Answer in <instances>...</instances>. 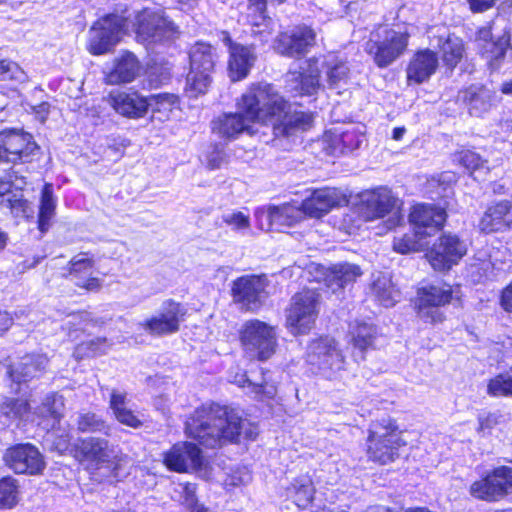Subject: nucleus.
<instances>
[{"label": "nucleus", "mask_w": 512, "mask_h": 512, "mask_svg": "<svg viewBox=\"0 0 512 512\" xmlns=\"http://www.w3.org/2000/svg\"><path fill=\"white\" fill-rule=\"evenodd\" d=\"M237 111L222 113L211 122V132L224 141H234L246 133L259 135L256 126L269 127L266 143L289 139L310 130L314 113L293 109L292 103L271 83L252 82L236 101Z\"/></svg>", "instance_id": "nucleus-1"}, {"label": "nucleus", "mask_w": 512, "mask_h": 512, "mask_svg": "<svg viewBox=\"0 0 512 512\" xmlns=\"http://www.w3.org/2000/svg\"><path fill=\"white\" fill-rule=\"evenodd\" d=\"M185 432L209 448L237 441L239 437L252 440L258 434L257 427L242 418L239 411L215 403L197 408L186 420Z\"/></svg>", "instance_id": "nucleus-2"}, {"label": "nucleus", "mask_w": 512, "mask_h": 512, "mask_svg": "<svg viewBox=\"0 0 512 512\" xmlns=\"http://www.w3.org/2000/svg\"><path fill=\"white\" fill-rule=\"evenodd\" d=\"M460 288V284L445 280L427 283L417 287L411 307L423 323L441 325L448 319V307L461 304Z\"/></svg>", "instance_id": "nucleus-3"}, {"label": "nucleus", "mask_w": 512, "mask_h": 512, "mask_svg": "<svg viewBox=\"0 0 512 512\" xmlns=\"http://www.w3.org/2000/svg\"><path fill=\"white\" fill-rule=\"evenodd\" d=\"M320 294L303 288L291 297L285 308V327L294 336L308 334L319 316Z\"/></svg>", "instance_id": "nucleus-4"}, {"label": "nucleus", "mask_w": 512, "mask_h": 512, "mask_svg": "<svg viewBox=\"0 0 512 512\" xmlns=\"http://www.w3.org/2000/svg\"><path fill=\"white\" fill-rule=\"evenodd\" d=\"M410 37L407 29L385 28L382 34H372L366 42L365 51L378 68H387L407 51Z\"/></svg>", "instance_id": "nucleus-5"}, {"label": "nucleus", "mask_w": 512, "mask_h": 512, "mask_svg": "<svg viewBox=\"0 0 512 512\" xmlns=\"http://www.w3.org/2000/svg\"><path fill=\"white\" fill-rule=\"evenodd\" d=\"M405 445L401 431L391 418L373 423L368 436V456L373 461L387 464L398 457V450Z\"/></svg>", "instance_id": "nucleus-6"}, {"label": "nucleus", "mask_w": 512, "mask_h": 512, "mask_svg": "<svg viewBox=\"0 0 512 512\" xmlns=\"http://www.w3.org/2000/svg\"><path fill=\"white\" fill-rule=\"evenodd\" d=\"M127 27V18L117 13H108L96 19L90 27L87 51L93 56L113 51Z\"/></svg>", "instance_id": "nucleus-7"}, {"label": "nucleus", "mask_w": 512, "mask_h": 512, "mask_svg": "<svg viewBox=\"0 0 512 512\" xmlns=\"http://www.w3.org/2000/svg\"><path fill=\"white\" fill-rule=\"evenodd\" d=\"M133 32L137 42L153 45L174 37L178 28L162 13L143 8L135 14Z\"/></svg>", "instance_id": "nucleus-8"}, {"label": "nucleus", "mask_w": 512, "mask_h": 512, "mask_svg": "<svg viewBox=\"0 0 512 512\" xmlns=\"http://www.w3.org/2000/svg\"><path fill=\"white\" fill-rule=\"evenodd\" d=\"M492 21L480 26L475 31V40L477 42V52L481 59L485 60L486 66L490 72L501 68L508 49L511 47V34L504 31L498 37L493 36Z\"/></svg>", "instance_id": "nucleus-9"}, {"label": "nucleus", "mask_w": 512, "mask_h": 512, "mask_svg": "<svg viewBox=\"0 0 512 512\" xmlns=\"http://www.w3.org/2000/svg\"><path fill=\"white\" fill-rule=\"evenodd\" d=\"M448 219L447 207L418 202L409 208L408 222L419 239L431 237L443 230Z\"/></svg>", "instance_id": "nucleus-10"}, {"label": "nucleus", "mask_w": 512, "mask_h": 512, "mask_svg": "<svg viewBox=\"0 0 512 512\" xmlns=\"http://www.w3.org/2000/svg\"><path fill=\"white\" fill-rule=\"evenodd\" d=\"M466 253L467 247L459 236L443 233L427 249L425 257L435 271L447 272L458 264Z\"/></svg>", "instance_id": "nucleus-11"}, {"label": "nucleus", "mask_w": 512, "mask_h": 512, "mask_svg": "<svg viewBox=\"0 0 512 512\" xmlns=\"http://www.w3.org/2000/svg\"><path fill=\"white\" fill-rule=\"evenodd\" d=\"M39 149L33 135L16 129L0 131V162L28 163Z\"/></svg>", "instance_id": "nucleus-12"}, {"label": "nucleus", "mask_w": 512, "mask_h": 512, "mask_svg": "<svg viewBox=\"0 0 512 512\" xmlns=\"http://www.w3.org/2000/svg\"><path fill=\"white\" fill-rule=\"evenodd\" d=\"M288 0H247L246 8L240 17L243 23L250 28L251 35L259 39L261 44L268 42L274 32L273 20L268 8H276L287 3Z\"/></svg>", "instance_id": "nucleus-13"}, {"label": "nucleus", "mask_w": 512, "mask_h": 512, "mask_svg": "<svg viewBox=\"0 0 512 512\" xmlns=\"http://www.w3.org/2000/svg\"><path fill=\"white\" fill-rule=\"evenodd\" d=\"M317 43L314 28L307 24L296 25L292 30L280 31L274 41L275 51L284 57L303 58Z\"/></svg>", "instance_id": "nucleus-14"}, {"label": "nucleus", "mask_w": 512, "mask_h": 512, "mask_svg": "<svg viewBox=\"0 0 512 512\" xmlns=\"http://www.w3.org/2000/svg\"><path fill=\"white\" fill-rule=\"evenodd\" d=\"M395 203L396 200L390 191L377 187L361 192L353 206V211L360 221L371 222L389 215Z\"/></svg>", "instance_id": "nucleus-15"}, {"label": "nucleus", "mask_w": 512, "mask_h": 512, "mask_svg": "<svg viewBox=\"0 0 512 512\" xmlns=\"http://www.w3.org/2000/svg\"><path fill=\"white\" fill-rule=\"evenodd\" d=\"M268 286L265 274H247L234 279L230 295L235 304L244 311H255L262 303V297Z\"/></svg>", "instance_id": "nucleus-16"}, {"label": "nucleus", "mask_w": 512, "mask_h": 512, "mask_svg": "<svg viewBox=\"0 0 512 512\" xmlns=\"http://www.w3.org/2000/svg\"><path fill=\"white\" fill-rule=\"evenodd\" d=\"M220 34L221 41L227 47L229 53L227 73L231 82L246 79L257 59L253 46L235 42L226 30L221 31Z\"/></svg>", "instance_id": "nucleus-17"}, {"label": "nucleus", "mask_w": 512, "mask_h": 512, "mask_svg": "<svg viewBox=\"0 0 512 512\" xmlns=\"http://www.w3.org/2000/svg\"><path fill=\"white\" fill-rule=\"evenodd\" d=\"M105 102L116 114L130 120L142 119L149 112L148 98L132 87L111 90Z\"/></svg>", "instance_id": "nucleus-18"}, {"label": "nucleus", "mask_w": 512, "mask_h": 512, "mask_svg": "<svg viewBox=\"0 0 512 512\" xmlns=\"http://www.w3.org/2000/svg\"><path fill=\"white\" fill-rule=\"evenodd\" d=\"M5 464L17 474L38 475L45 469L44 457L39 449L30 444H16L6 449Z\"/></svg>", "instance_id": "nucleus-19"}, {"label": "nucleus", "mask_w": 512, "mask_h": 512, "mask_svg": "<svg viewBox=\"0 0 512 512\" xmlns=\"http://www.w3.org/2000/svg\"><path fill=\"white\" fill-rule=\"evenodd\" d=\"M186 310L181 303L168 299L163 302L158 314L141 323L143 329L153 336H165L177 333L184 320Z\"/></svg>", "instance_id": "nucleus-20"}, {"label": "nucleus", "mask_w": 512, "mask_h": 512, "mask_svg": "<svg viewBox=\"0 0 512 512\" xmlns=\"http://www.w3.org/2000/svg\"><path fill=\"white\" fill-rule=\"evenodd\" d=\"M239 340L248 352H274L277 346L274 328L258 319L248 320L242 325Z\"/></svg>", "instance_id": "nucleus-21"}, {"label": "nucleus", "mask_w": 512, "mask_h": 512, "mask_svg": "<svg viewBox=\"0 0 512 512\" xmlns=\"http://www.w3.org/2000/svg\"><path fill=\"white\" fill-rule=\"evenodd\" d=\"M512 488V468L501 466L495 468L485 478L475 481L470 486V494L477 499L497 501L508 494Z\"/></svg>", "instance_id": "nucleus-22"}, {"label": "nucleus", "mask_w": 512, "mask_h": 512, "mask_svg": "<svg viewBox=\"0 0 512 512\" xmlns=\"http://www.w3.org/2000/svg\"><path fill=\"white\" fill-rule=\"evenodd\" d=\"M164 464L176 472L200 471L205 467V459L195 444L179 442L164 454Z\"/></svg>", "instance_id": "nucleus-23"}, {"label": "nucleus", "mask_w": 512, "mask_h": 512, "mask_svg": "<svg viewBox=\"0 0 512 512\" xmlns=\"http://www.w3.org/2000/svg\"><path fill=\"white\" fill-rule=\"evenodd\" d=\"M439 68V56L430 48L416 49L409 58L406 68L407 85H421L430 80Z\"/></svg>", "instance_id": "nucleus-24"}, {"label": "nucleus", "mask_w": 512, "mask_h": 512, "mask_svg": "<svg viewBox=\"0 0 512 512\" xmlns=\"http://www.w3.org/2000/svg\"><path fill=\"white\" fill-rule=\"evenodd\" d=\"M364 141V132L357 126L332 128L324 133L325 150L337 156L352 152Z\"/></svg>", "instance_id": "nucleus-25"}, {"label": "nucleus", "mask_w": 512, "mask_h": 512, "mask_svg": "<svg viewBox=\"0 0 512 512\" xmlns=\"http://www.w3.org/2000/svg\"><path fill=\"white\" fill-rule=\"evenodd\" d=\"M15 173L0 176V208H5L14 216L29 217L30 204L24 197L23 188L15 184Z\"/></svg>", "instance_id": "nucleus-26"}, {"label": "nucleus", "mask_w": 512, "mask_h": 512, "mask_svg": "<svg viewBox=\"0 0 512 512\" xmlns=\"http://www.w3.org/2000/svg\"><path fill=\"white\" fill-rule=\"evenodd\" d=\"M512 226V201L503 199L492 202L479 220V228L484 233L508 230Z\"/></svg>", "instance_id": "nucleus-27"}, {"label": "nucleus", "mask_w": 512, "mask_h": 512, "mask_svg": "<svg viewBox=\"0 0 512 512\" xmlns=\"http://www.w3.org/2000/svg\"><path fill=\"white\" fill-rule=\"evenodd\" d=\"M308 218L320 219L338 206L339 201L334 190L316 188L301 202Z\"/></svg>", "instance_id": "nucleus-28"}, {"label": "nucleus", "mask_w": 512, "mask_h": 512, "mask_svg": "<svg viewBox=\"0 0 512 512\" xmlns=\"http://www.w3.org/2000/svg\"><path fill=\"white\" fill-rule=\"evenodd\" d=\"M309 70H298L291 72L294 83L293 90L297 96H313L321 88V72L317 68L318 59L311 57L307 60Z\"/></svg>", "instance_id": "nucleus-29"}, {"label": "nucleus", "mask_w": 512, "mask_h": 512, "mask_svg": "<svg viewBox=\"0 0 512 512\" xmlns=\"http://www.w3.org/2000/svg\"><path fill=\"white\" fill-rule=\"evenodd\" d=\"M439 51L444 68L453 72L466 57V44L462 38L449 34L443 40L439 38Z\"/></svg>", "instance_id": "nucleus-30"}, {"label": "nucleus", "mask_w": 512, "mask_h": 512, "mask_svg": "<svg viewBox=\"0 0 512 512\" xmlns=\"http://www.w3.org/2000/svg\"><path fill=\"white\" fill-rule=\"evenodd\" d=\"M46 363L44 354H24L19 362L8 368V375L13 382H26L37 376Z\"/></svg>", "instance_id": "nucleus-31"}, {"label": "nucleus", "mask_w": 512, "mask_h": 512, "mask_svg": "<svg viewBox=\"0 0 512 512\" xmlns=\"http://www.w3.org/2000/svg\"><path fill=\"white\" fill-rule=\"evenodd\" d=\"M189 66L190 70L211 75L216 66L214 47L208 42L196 41L189 51Z\"/></svg>", "instance_id": "nucleus-32"}, {"label": "nucleus", "mask_w": 512, "mask_h": 512, "mask_svg": "<svg viewBox=\"0 0 512 512\" xmlns=\"http://www.w3.org/2000/svg\"><path fill=\"white\" fill-rule=\"evenodd\" d=\"M57 199L51 183H45L40 192V203L37 215V229L41 234L49 231L56 215Z\"/></svg>", "instance_id": "nucleus-33"}, {"label": "nucleus", "mask_w": 512, "mask_h": 512, "mask_svg": "<svg viewBox=\"0 0 512 512\" xmlns=\"http://www.w3.org/2000/svg\"><path fill=\"white\" fill-rule=\"evenodd\" d=\"M77 448L86 460L96 463L109 462L113 456V450L105 438L86 437L80 439Z\"/></svg>", "instance_id": "nucleus-34"}, {"label": "nucleus", "mask_w": 512, "mask_h": 512, "mask_svg": "<svg viewBox=\"0 0 512 512\" xmlns=\"http://www.w3.org/2000/svg\"><path fill=\"white\" fill-rule=\"evenodd\" d=\"M268 215L271 223L286 227H292L307 217L302 203H284L270 207Z\"/></svg>", "instance_id": "nucleus-35"}, {"label": "nucleus", "mask_w": 512, "mask_h": 512, "mask_svg": "<svg viewBox=\"0 0 512 512\" xmlns=\"http://www.w3.org/2000/svg\"><path fill=\"white\" fill-rule=\"evenodd\" d=\"M315 487L308 475H301L295 478L286 488L289 499L299 508H307L314 500Z\"/></svg>", "instance_id": "nucleus-36"}, {"label": "nucleus", "mask_w": 512, "mask_h": 512, "mask_svg": "<svg viewBox=\"0 0 512 512\" xmlns=\"http://www.w3.org/2000/svg\"><path fill=\"white\" fill-rule=\"evenodd\" d=\"M139 72V63L132 55L119 58L107 75V82L111 85L131 83Z\"/></svg>", "instance_id": "nucleus-37"}, {"label": "nucleus", "mask_w": 512, "mask_h": 512, "mask_svg": "<svg viewBox=\"0 0 512 512\" xmlns=\"http://www.w3.org/2000/svg\"><path fill=\"white\" fill-rule=\"evenodd\" d=\"M63 406L61 396L55 394L47 395L42 404L31 412L29 420L35 421V417L47 420L48 423L46 426H50L54 429L55 425H60Z\"/></svg>", "instance_id": "nucleus-38"}, {"label": "nucleus", "mask_w": 512, "mask_h": 512, "mask_svg": "<svg viewBox=\"0 0 512 512\" xmlns=\"http://www.w3.org/2000/svg\"><path fill=\"white\" fill-rule=\"evenodd\" d=\"M362 274L359 266L348 263H341L330 267L325 273V282L331 288H344L346 285L356 281Z\"/></svg>", "instance_id": "nucleus-39"}, {"label": "nucleus", "mask_w": 512, "mask_h": 512, "mask_svg": "<svg viewBox=\"0 0 512 512\" xmlns=\"http://www.w3.org/2000/svg\"><path fill=\"white\" fill-rule=\"evenodd\" d=\"M110 408L117 419L123 425L138 428L142 425L138 416L127 407L126 393L112 390L110 395Z\"/></svg>", "instance_id": "nucleus-40"}, {"label": "nucleus", "mask_w": 512, "mask_h": 512, "mask_svg": "<svg viewBox=\"0 0 512 512\" xmlns=\"http://www.w3.org/2000/svg\"><path fill=\"white\" fill-rule=\"evenodd\" d=\"M463 102L471 116L482 117L492 107V94L484 87L476 90L467 89L464 92Z\"/></svg>", "instance_id": "nucleus-41"}, {"label": "nucleus", "mask_w": 512, "mask_h": 512, "mask_svg": "<svg viewBox=\"0 0 512 512\" xmlns=\"http://www.w3.org/2000/svg\"><path fill=\"white\" fill-rule=\"evenodd\" d=\"M211 82V75L207 74V72H198L189 69L185 76L183 94L188 99H198L208 92Z\"/></svg>", "instance_id": "nucleus-42"}, {"label": "nucleus", "mask_w": 512, "mask_h": 512, "mask_svg": "<svg viewBox=\"0 0 512 512\" xmlns=\"http://www.w3.org/2000/svg\"><path fill=\"white\" fill-rule=\"evenodd\" d=\"M231 381L240 387L246 388L247 393L254 395L256 398H273L276 394L275 386L267 385L264 381L261 383L253 382L248 376L247 370H245L242 374H235Z\"/></svg>", "instance_id": "nucleus-43"}, {"label": "nucleus", "mask_w": 512, "mask_h": 512, "mask_svg": "<svg viewBox=\"0 0 512 512\" xmlns=\"http://www.w3.org/2000/svg\"><path fill=\"white\" fill-rule=\"evenodd\" d=\"M76 425L82 433L103 432L107 436L110 435V428L105 420L93 412H80L76 418Z\"/></svg>", "instance_id": "nucleus-44"}, {"label": "nucleus", "mask_w": 512, "mask_h": 512, "mask_svg": "<svg viewBox=\"0 0 512 512\" xmlns=\"http://www.w3.org/2000/svg\"><path fill=\"white\" fill-rule=\"evenodd\" d=\"M95 266V260L90 252H81L76 256H73L66 265L65 277L72 276L76 279L82 278L85 274L93 270Z\"/></svg>", "instance_id": "nucleus-45"}, {"label": "nucleus", "mask_w": 512, "mask_h": 512, "mask_svg": "<svg viewBox=\"0 0 512 512\" xmlns=\"http://www.w3.org/2000/svg\"><path fill=\"white\" fill-rule=\"evenodd\" d=\"M30 414L31 406L26 400L11 398L0 404V417L29 420Z\"/></svg>", "instance_id": "nucleus-46"}, {"label": "nucleus", "mask_w": 512, "mask_h": 512, "mask_svg": "<svg viewBox=\"0 0 512 512\" xmlns=\"http://www.w3.org/2000/svg\"><path fill=\"white\" fill-rule=\"evenodd\" d=\"M453 162L467 170L470 174L479 170L484 165L482 156L475 150L462 147L456 150L453 154Z\"/></svg>", "instance_id": "nucleus-47"}, {"label": "nucleus", "mask_w": 512, "mask_h": 512, "mask_svg": "<svg viewBox=\"0 0 512 512\" xmlns=\"http://www.w3.org/2000/svg\"><path fill=\"white\" fill-rule=\"evenodd\" d=\"M487 394L492 397L512 396V366L489 380Z\"/></svg>", "instance_id": "nucleus-48"}, {"label": "nucleus", "mask_w": 512, "mask_h": 512, "mask_svg": "<svg viewBox=\"0 0 512 512\" xmlns=\"http://www.w3.org/2000/svg\"><path fill=\"white\" fill-rule=\"evenodd\" d=\"M351 334V343L355 349L360 351L374 349L376 333L372 327L366 324H359L354 328Z\"/></svg>", "instance_id": "nucleus-49"}, {"label": "nucleus", "mask_w": 512, "mask_h": 512, "mask_svg": "<svg viewBox=\"0 0 512 512\" xmlns=\"http://www.w3.org/2000/svg\"><path fill=\"white\" fill-rule=\"evenodd\" d=\"M326 67V76L329 87L334 88L340 83H346L349 79L350 69L344 60L337 58L332 63H327Z\"/></svg>", "instance_id": "nucleus-50"}, {"label": "nucleus", "mask_w": 512, "mask_h": 512, "mask_svg": "<svg viewBox=\"0 0 512 512\" xmlns=\"http://www.w3.org/2000/svg\"><path fill=\"white\" fill-rule=\"evenodd\" d=\"M18 501L16 480L12 477L0 479V508H12Z\"/></svg>", "instance_id": "nucleus-51"}, {"label": "nucleus", "mask_w": 512, "mask_h": 512, "mask_svg": "<svg viewBox=\"0 0 512 512\" xmlns=\"http://www.w3.org/2000/svg\"><path fill=\"white\" fill-rule=\"evenodd\" d=\"M148 98L149 107L154 105V111L171 110L180 104V97L177 94L169 92H161L146 96Z\"/></svg>", "instance_id": "nucleus-52"}, {"label": "nucleus", "mask_w": 512, "mask_h": 512, "mask_svg": "<svg viewBox=\"0 0 512 512\" xmlns=\"http://www.w3.org/2000/svg\"><path fill=\"white\" fill-rule=\"evenodd\" d=\"M24 76V70L16 61L0 58V81H21Z\"/></svg>", "instance_id": "nucleus-53"}, {"label": "nucleus", "mask_w": 512, "mask_h": 512, "mask_svg": "<svg viewBox=\"0 0 512 512\" xmlns=\"http://www.w3.org/2000/svg\"><path fill=\"white\" fill-rule=\"evenodd\" d=\"M419 238L415 233H405L401 236H396L393 239L392 247L393 250L400 254H409L418 250Z\"/></svg>", "instance_id": "nucleus-54"}, {"label": "nucleus", "mask_w": 512, "mask_h": 512, "mask_svg": "<svg viewBox=\"0 0 512 512\" xmlns=\"http://www.w3.org/2000/svg\"><path fill=\"white\" fill-rule=\"evenodd\" d=\"M176 491L181 495L182 503L191 511L197 506H201L198 504L195 484L188 482L180 483Z\"/></svg>", "instance_id": "nucleus-55"}, {"label": "nucleus", "mask_w": 512, "mask_h": 512, "mask_svg": "<svg viewBox=\"0 0 512 512\" xmlns=\"http://www.w3.org/2000/svg\"><path fill=\"white\" fill-rule=\"evenodd\" d=\"M222 220L234 230H245L250 227V217L242 211H235L230 215L223 216Z\"/></svg>", "instance_id": "nucleus-56"}, {"label": "nucleus", "mask_w": 512, "mask_h": 512, "mask_svg": "<svg viewBox=\"0 0 512 512\" xmlns=\"http://www.w3.org/2000/svg\"><path fill=\"white\" fill-rule=\"evenodd\" d=\"M502 418L503 416L498 412L479 415L478 432H481L483 434L490 433L493 427L501 423Z\"/></svg>", "instance_id": "nucleus-57"}, {"label": "nucleus", "mask_w": 512, "mask_h": 512, "mask_svg": "<svg viewBox=\"0 0 512 512\" xmlns=\"http://www.w3.org/2000/svg\"><path fill=\"white\" fill-rule=\"evenodd\" d=\"M312 352H334L336 350L335 340L328 335L319 336L312 340L310 344Z\"/></svg>", "instance_id": "nucleus-58"}, {"label": "nucleus", "mask_w": 512, "mask_h": 512, "mask_svg": "<svg viewBox=\"0 0 512 512\" xmlns=\"http://www.w3.org/2000/svg\"><path fill=\"white\" fill-rule=\"evenodd\" d=\"M51 437H53V447L59 451L64 452L68 449L71 436L68 430L52 429Z\"/></svg>", "instance_id": "nucleus-59"}, {"label": "nucleus", "mask_w": 512, "mask_h": 512, "mask_svg": "<svg viewBox=\"0 0 512 512\" xmlns=\"http://www.w3.org/2000/svg\"><path fill=\"white\" fill-rule=\"evenodd\" d=\"M225 160L223 150L219 147V144H214L213 150L206 156L207 167L210 170H215L221 167Z\"/></svg>", "instance_id": "nucleus-60"}, {"label": "nucleus", "mask_w": 512, "mask_h": 512, "mask_svg": "<svg viewBox=\"0 0 512 512\" xmlns=\"http://www.w3.org/2000/svg\"><path fill=\"white\" fill-rule=\"evenodd\" d=\"M498 0H466L469 10L473 14L484 13L491 10Z\"/></svg>", "instance_id": "nucleus-61"}, {"label": "nucleus", "mask_w": 512, "mask_h": 512, "mask_svg": "<svg viewBox=\"0 0 512 512\" xmlns=\"http://www.w3.org/2000/svg\"><path fill=\"white\" fill-rule=\"evenodd\" d=\"M499 303L505 312L512 313V280L501 290Z\"/></svg>", "instance_id": "nucleus-62"}, {"label": "nucleus", "mask_w": 512, "mask_h": 512, "mask_svg": "<svg viewBox=\"0 0 512 512\" xmlns=\"http://www.w3.org/2000/svg\"><path fill=\"white\" fill-rule=\"evenodd\" d=\"M75 286L84 290L85 292H99L102 288V281L98 277L89 276L82 282H76Z\"/></svg>", "instance_id": "nucleus-63"}, {"label": "nucleus", "mask_w": 512, "mask_h": 512, "mask_svg": "<svg viewBox=\"0 0 512 512\" xmlns=\"http://www.w3.org/2000/svg\"><path fill=\"white\" fill-rule=\"evenodd\" d=\"M13 324V318L6 311H0V336Z\"/></svg>", "instance_id": "nucleus-64"}]
</instances>
